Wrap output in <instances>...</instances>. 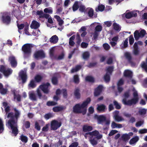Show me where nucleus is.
Instances as JSON below:
<instances>
[{"label":"nucleus","instance_id":"f8f14e48","mask_svg":"<svg viewBox=\"0 0 147 147\" xmlns=\"http://www.w3.org/2000/svg\"><path fill=\"white\" fill-rule=\"evenodd\" d=\"M50 86V84L49 82H47L45 84L41 85L39 86V87L44 93L48 94L50 91L49 89V87Z\"/></svg>","mask_w":147,"mask_h":147},{"label":"nucleus","instance_id":"b1692460","mask_svg":"<svg viewBox=\"0 0 147 147\" xmlns=\"http://www.w3.org/2000/svg\"><path fill=\"white\" fill-rule=\"evenodd\" d=\"M124 76L125 77L131 78L132 76V72L128 70H125L124 73Z\"/></svg>","mask_w":147,"mask_h":147},{"label":"nucleus","instance_id":"864d4df0","mask_svg":"<svg viewBox=\"0 0 147 147\" xmlns=\"http://www.w3.org/2000/svg\"><path fill=\"white\" fill-rule=\"evenodd\" d=\"M23 125L26 129L29 128L30 126V123L28 121H26L24 122L23 123Z\"/></svg>","mask_w":147,"mask_h":147},{"label":"nucleus","instance_id":"5fc2aeb1","mask_svg":"<svg viewBox=\"0 0 147 147\" xmlns=\"http://www.w3.org/2000/svg\"><path fill=\"white\" fill-rule=\"evenodd\" d=\"M141 37H143L145 35L147 34L146 31L144 29L141 30L139 32Z\"/></svg>","mask_w":147,"mask_h":147},{"label":"nucleus","instance_id":"bf43d9fd","mask_svg":"<svg viewBox=\"0 0 147 147\" xmlns=\"http://www.w3.org/2000/svg\"><path fill=\"white\" fill-rule=\"evenodd\" d=\"M29 30V27L28 26H26L24 28V31L25 33L28 35H30V34L29 32H28Z\"/></svg>","mask_w":147,"mask_h":147},{"label":"nucleus","instance_id":"13d9d810","mask_svg":"<svg viewBox=\"0 0 147 147\" xmlns=\"http://www.w3.org/2000/svg\"><path fill=\"white\" fill-rule=\"evenodd\" d=\"M7 88H3L0 90V93L2 95H5L7 94Z\"/></svg>","mask_w":147,"mask_h":147},{"label":"nucleus","instance_id":"0e129e2a","mask_svg":"<svg viewBox=\"0 0 147 147\" xmlns=\"http://www.w3.org/2000/svg\"><path fill=\"white\" fill-rule=\"evenodd\" d=\"M44 11L45 13H53V10L52 9H49V8H46L44 10Z\"/></svg>","mask_w":147,"mask_h":147},{"label":"nucleus","instance_id":"e433bc0d","mask_svg":"<svg viewBox=\"0 0 147 147\" xmlns=\"http://www.w3.org/2000/svg\"><path fill=\"white\" fill-rule=\"evenodd\" d=\"M74 81L76 84H78L80 82V79L78 75H74L73 77Z\"/></svg>","mask_w":147,"mask_h":147},{"label":"nucleus","instance_id":"f704fd0d","mask_svg":"<svg viewBox=\"0 0 147 147\" xmlns=\"http://www.w3.org/2000/svg\"><path fill=\"white\" fill-rule=\"evenodd\" d=\"M134 37L136 40H138L140 37H141L139 31L136 30L134 33Z\"/></svg>","mask_w":147,"mask_h":147},{"label":"nucleus","instance_id":"2f4dec72","mask_svg":"<svg viewBox=\"0 0 147 147\" xmlns=\"http://www.w3.org/2000/svg\"><path fill=\"white\" fill-rule=\"evenodd\" d=\"M139 138L138 136H136L131 138L129 141V143L131 144H134L139 140Z\"/></svg>","mask_w":147,"mask_h":147},{"label":"nucleus","instance_id":"423d86ee","mask_svg":"<svg viewBox=\"0 0 147 147\" xmlns=\"http://www.w3.org/2000/svg\"><path fill=\"white\" fill-rule=\"evenodd\" d=\"M12 70L9 68H6L5 66L1 65H0V72L3 73L4 76L8 77L12 73Z\"/></svg>","mask_w":147,"mask_h":147},{"label":"nucleus","instance_id":"680f3d73","mask_svg":"<svg viewBox=\"0 0 147 147\" xmlns=\"http://www.w3.org/2000/svg\"><path fill=\"white\" fill-rule=\"evenodd\" d=\"M35 128L38 131H40V126L39 123L36 121L35 123Z\"/></svg>","mask_w":147,"mask_h":147},{"label":"nucleus","instance_id":"603ef678","mask_svg":"<svg viewBox=\"0 0 147 147\" xmlns=\"http://www.w3.org/2000/svg\"><path fill=\"white\" fill-rule=\"evenodd\" d=\"M89 57L90 54L88 52H85L83 54V57L84 59H87Z\"/></svg>","mask_w":147,"mask_h":147},{"label":"nucleus","instance_id":"473e14b6","mask_svg":"<svg viewBox=\"0 0 147 147\" xmlns=\"http://www.w3.org/2000/svg\"><path fill=\"white\" fill-rule=\"evenodd\" d=\"M20 139L23 142L26 143L28 141L27 137L23 134L21 135L20 136Z\"/></svg>","mask_w":147,"mask_h":147},{"label":"nucleus","instance_id":"3c124183","mask_svg":"<svg viewBox=\"0 0 147 147\" xmlns=\"http://www.w3.org/2000/svg\"><path fill=\"white\" fill-rule=\"evenodd\" d=\"M88 16L91 18H93V16L94 15V10L92 8H91L88 12Z\"/></svg>","mask_w":147,"mask_h":147},{"label":"nucleus","instance_id":"c9c22d12","mask_svg":"<svg viewBox=\"0 0 147 147\" xmlns=\"http://www.w3.org/2000/svg\"><path fill=\"white\" fill-rule=\"evenodd\" d=\"M42 79V77L39 75H36L34 77V80L37 82H40Z\"/></svg>","mask_w":147,"mask_h":147},{"label":"nucleus","instance_id":"338daca9","mask_svg":"<svg viewBox=\"0 0 147 147\" xmlns=\"http://www.w3.org/2000/svg\"><path fill=\"white\" fill-rule=\"evenodd\" d=\"M63 144V142L62 141L59 140L58 142L55 143V147H59L61 145Z\"/></svg>","mask_w":147,"mask_h":147},{"label":"nucleus","instance_id":"f3484780","mask_svg":"<svg viewBox=\"0 0 147 147\" xmlns=\"http://www.w3.org/2000/svg\"><path fill=\"white\" fill-rule=\"evenodd\" d=\"M96 109L98 112L103 113L107 109L106 106L103 104L98 105Z\"/></svg>","mask_w":147,"mask_h":147},{"label":"nucleus","instance_id":"e2e57ef3","mask_svg":"<svg viewBox=\"0 0 147 147\" xmlns=\"http://www.w3.org/2000/svg\"><path fill=\"white\" fill-rule=\"evenodd\" d=\"M103 46L104 49L107 51L110 48V46L107 43L104 44Z\"/></svg>","mask_w":147,"mask_h":147},{"label":"nucleus","instance_id":"a19ab883","mask_svg":"<svg viewBox=\"0 0 147 147\" xmlns=\"http://www.w3.org/2000/svg\"><path fill=\"white\" fill-rule=\"evenodd\" d=\"M61 91L63 95V97L64 98H67V97L68 94L66 89L65 88L62 89Z\"/></svg>","mask_w":147,"mask_h":147},{"label":"nucleus","instance_id":"ddd939ff","mask_svg":"<svg viewBox=\"0 0 147 147\" xmlns=\"http://www.w3.org/2000/svg\"><path fill=\"white\" fill-rule=\"evenodd\" d=\"M94 118L97 120L98 123L99 124H103V123L106 120V117L103 115H94Z\"/></svg>","mask_w":147,"mask_h":147},{"label":"nucleus","instance_id":"bb28decb","mask_svg":"<svg viewBox=\"0 0 147 147\" xmlns=\"http://www.w3.org/2000/svg\"><path fill=\"white\" fill-rule=\"evenodd\" d=\"M54 17L57 19V21L59 22V25L60 26H61L63 23V20L61 19L60 17L57 15H55Z\"/></svg>","mask_w":147,"mask_h":147},{"label":"nucleus","instance_id":"774afa93","mask_svg":"<svg viewBox=\"0 0 147 147\" xmlns=\"http://www.w3.org/2000/svg\"><path fill=\"white\" fill-rule=\"evenodd\" d=\"M78 143L77 142H75L72 143L69 147H77Z\"/></svg>","mask_w":147,"mask_h":147},{"label":"nucleus","instance_id":"69168bd1","mask_svg":"<svg viewBox=\"0 0 147 147\" xmlns=\"http://www.w3.org/2000/svg\"><path fill=\"white\" fill-rule=\"evenodd\" d=\"M139 133L141 134L147 133V129L144 128L140 129L139 131Z\"/></svg>","mask_w":147,"mask_h":147},{"label":"nucleus","instance_id":"7c9ffc66","mask_svg":"<svg viewBox=\"0 0 147 147\" xmlns=\"http://www.w3.org/2000/svg\"><path fill=\"white\" fill-rule=\"evenodd\" d=\"M82 67L80 65H76L75 67L73 68L71 70V73H72L75 72H77L81 69Z\"/></svg>","mask_w":147,"mask_h":147},{"label":"nucleus","instance_id":"5701e85b","mask_svg":"<svg viewBox=\"0 0 147 147\" xmlns=\"http://www.w3.org/2000/svg\"><path fill=\"white\" fill-rule=\"evenodd\" d=\"M93 129V127L92 126L88 125H84L82 127V130L84 132H89Z\"/></svg>","mask_w":147,"mask_h":147},{"label":"nucleus","instance_id":"6e6d98bb","mask_svg":"<svg viewBox=\"0 0 147 147\" xmlns=\"http://www.w3.org/2000/svg\"><path fill=\"white\" fill-rule=\"evenodd\" d=\"M102 27L101 26L98 25L95 28V31L96 32H100L102 30Z\"/></svg>","mask_w":147,"mask_h":147},{"label":"nucleus","instance_id":"37998d69","mask_svg":"<svg viewBox=\"0 0 147 147\" xmlns=\"http://www.w3.org/2000/svg\"><path fill=\"white\" fill-rule=\"evenodd\" d=\"M113 29L115 30L119 31L120 30L121 28L120 27L119 25L118 24L116 23H114L113 24Z\"/></svg>","mask_w":147,"mask_h":147},{"label":"nucleus","instance_id":"ea45409f","mask_svg":"<svg viewBox=\"0 0 147 147\" xmlns=\"http://www.w3.org/2000/svg\"><path fill=\"white\" fill-rule=\"evenodd\" d=\"M105 8V6L101 4L98 5L97 8L96 9V10L97 11H102L104 10Z\"/></svg>","mask_w":147,"mask_h":147},{"label":"nucleus","instance_id":"79ce46f5","mask_svg":"<svg viewBox=\"0 0 147 147\" xmlns=\"http://www.w3.org/2000/svg\"><path fill=\"white\" fill-rule=\"evenodd\" d=\"M54 115L53 113H48L44 115V118L46 120H48L49 119L53 117Z\"/></svg>","mask_w":147,"mask_h":147},{"label":"nucleus","instance_id":"393cba45","mask_svg":"<svg viewBox=\"0 0 147 147\" xmlns=\"http://www.w3.org/2000/svg\"><path fill=\"white\" fill-rule=\"evenodd\" d=\"M58 38L56 35H54L52 36L50 38V41L51 43L54 44L57 43L58 41Z\"/></svg>","mask_w":147,"mask_h":147},{"label":"nucleus","instance_id":"c756f323","mask_svg":"<svg viewBox=\"0 0 147 147\" xmlns=\"http://www.w3.org/2000/svg\"><path fill=\"white\" fill-rule=\"evenodd\" d=\"M52 84L55 85H57L58 84V79L57 77L53 76L51 79Z\"/></svg>","mask_w":147,"mask_h":147},{"label":"nucleus","instance_id":"4d7b16f0","mask_svg":"<svg viewBox=\"0 0 147 147\" xmlns=\"http://www.w3.org/2000/svg\"><path fill=\"white\" fill-rule=\"evenodd\" d=\"M129 44L130 45H132L133 44L134 41V40L133 38V35H130L129 36Z\"/></svg>","mask_w":147,"mask_h":147},{"label":"nucleus","instance_id":"4be33fe9","mask_svg":"<svg viewBox=\"0 0 147 147\" xmlns=\"http://www.w3.org/2000/svg\"><path fill=\"white\" fill-rule=\"evenodd\" d=\"M12 93L13 94L14 96V99L16 98L18 101L20 102L21 100V96L20 95L18 94L16 95V91L15 90H13L11 91Z\"/></svg>","mask_w":147,"mask_h":147},{"label":"nucleus","instance_id":"c03bdc74","mask_svg":"<svg viewBox=\"0 0 147 147\" xmlns=\"http://www.w3.org/2000/svg\"><path fill=\"white\" fill-rule=\"evenodd\" d=\"M117 122H119L124 120V119L121 116L119 115L113 118Z\"/></svg>","mask_w":147,"mask_h":147},{"label":"nucleus","instance_id":"20e7f679","mask_svg":"<svg viewBox=\"0 0 147 147\" xmlns=\"http://www.w3.org/2000/svg\"><path fill=\"white\" fill-rule=\"evenodd\" d=\"M36 15L39 16V19L40 20L43 22L44 20H42V18H45L48 19V22L50 24H52L53 21L51 16L49 14L45 13L42 10H37L36 12Z\"/></svg>","mask_w":147,"mask_h":147},{"label":"nucleus","instance_id":"8fccbe9b","mask_svg":"<svg viewBox=\"0 0 147 147\" xmlns=\"http://www.w3.org/2000/svg\"><path fill=\"white\" fill-rule=\"evenodd\" d=\"M104 79L106 82H109L110 80V75L107 73L104 76Z\"/></svg>","mask_w":147,"mask_h":147},{"label":"nucleus","instance_id":"72a5a7b5","mask_svg":"<svg viewBox=\"0 0 147 147\" xmlns=\"http://www.w3.org/2000/svg\"><path fill=\"white\" fill-rule=\"evenodd\" d=\"M79 6L78 5V2L75 1L73 4L72 7V9L74 11L77 10L79 8Z\"/></svg>","mask_w":147,"mask_h":147},{"label":"nucleus","instance_id":"9d476101","mask_svg":"<svg viewBox=\"0 0 147 147\" xmlns=\"http://www.w3.org/2000/svg\"><path fill=\"white\" fill-rule=\"evenodd\" d=\"M1 20L3 22L6 24H9L11 22V15H9L7 13H4L3 14Z\"/></svg>","mask_w":147,"mask_h":147},{"label":"nucleus","instance_id":"a878e982","mask_svg":"<svg viewBox=\"0 0 147 147\" xmlns=\"http://www.w3.org/2000/svg\"><path fill=\"white\" fill-rule=\"evenodd\" d=\"M85 80L89 82L93 83L94 82L95 80L94 77L91 76H87L85 78Z\"/></svg>","mask_w":147,"mask_h":147},{"label":"nucleus","instance_id":"dca6fc26","mask_svg":"<svg viewBox=\"0 0 147 147\" xmlns=\"http://www.w3.org/2000/svg\"><path fill=\"white\" fill-rule=\"evenodd\" d=\"M124 55L126 59L129 63L132 65H134V63L132 61V57L130 52H125L124 53Z\"/></svg>","mask_w":147,"mask_h":147},{"label":"nucleus","instance_id":"412c9836","mask_svg":"<svg viewBox=\"0 0 147 147\" xmlns=\"http://www.w3.org/2000/svg\"><path fill=\"white\" fill-rule=\"evenodd\" d=\"M74 94L76 98L79 99L80 98L81 94L80 90L79 88H77L75 89L74 92Z\"/></svg>","mask_w":147,"mask_h":147},{"label":"nucleus","instance_id":"9b49d317","mask_svg":"<svg viewBox=\"0 0 147 147\" xmlns=\"http://www.w3.org/2000/svg\"><path fill=\"white\" fill-rule=\"evenodd\" d=\"M130 96V90H128L125 92L123 94V97L124 98L122 99V102L123 104L125 105H126L131 106V105H130L128 104L127 102L128 101V100L127 101L126 100L127 98H128Z\"/></svg>","mask_w":147,"mask_h":147},{"label":"nucleus","instance_id":"58836bf2","mask_svg":"<svg viewBox=\"0 0 147 147\" xmlns=\"http://www.w3.org/2000/svg\"><path fill=\"white\" fill-rule=\"evenodd\" d=\"M36 84L35 83L34 81L33 80H31L29 84H28V86L32 88H35L36 86Z\"/></svg>","mask_w":147,"mask_h":147},{"label":"nucleus","instance_id":"f03ea898","mask_svg":"<svg viewBox=\"0 0 147 147\" xmlns=\"http://www.w3.org/2000/svg\"><path fill=\"white\" fill-rule=\"evenodd\" d=\"M91 99L90 97H88L81 104L78 103L76 104L73 107V111L75 113H82L85 114L86 112L87 107L88 105L90 103Z\"/></svg>","mask_w":147,"mask_h":147},{"label":"nucleus","instance_id":"4c0bfd02","mask_svg":"<svg viewBox=\"0 0 147 147\" xmlns=\"http://www.w3.org/2000/svg\"><path fill=\"white\" fill-rule=\"evenodd\" d=\"M4 130V125L2 120L0 118V134L2 133Z\"/></svg>","mask_w":147,"mask_h":147},{"label":"nucleus","instance_id":"09e8293b","mask_svg":"<svg viewBox=\"0 0 147 147\" xmlns=\"http://www.w3.org/2000/svg\"><path fill=\"white\" fill-rule=\"evenodd\" d=\"M138 113L140 115H144L146 113V110L144 108L140 109L138 111Z\"/></svg>","mask_w":147,"mask_h":147},{"label":"nucleus","instance_id":"a18cd8bd","mask_svg":"<svg viewBox=\"0 0 147 147\" xmlns=\"http://www.w3.org/2000/svg\"><path fill=\"white\" fill-rule=\"evenodd\" d=\"M57 104V103L53 101H48L47 102L46 105L48 106H53Z\"/></svg>","mask_w":147,"mask_h":147},{"label":"nucleus","instance_id":"49530a36","mask_svg":"<svg viewBox=\"0 0 147 147\" xmlns=\"http://www.w3.org/2000/svg\"><path fill=\"white\" fill-rule=\"evenodd\" d=\"M113 103L115 107V108L117 109H119L121 108V106L115 100L113 101Z\"/></svg>","mask_w":147,"mask_h":147},{"label":"nucleus","instance_id":"4468645a","mask_svg":"<svg viewBox=\"0 0 147 147\" xmlns=\"http://www.w3.org/2000/svg\"><path fill=\"white\" fill-rule=\"evenodd\" d=\"M8 61L11 64L12 67H16L17 65V62L15 57L13 56L9 57Z\"/></svg>","mask_w":147,"mask_h":147},{"label":"nucleus","instance_id":"2eb2a0df","mask_svg":"<svg viewBox=\"0 0 147 147\" xmlns=\"http://www.w3.org/2000/svg\"><path fill=\"white\" fill-rule=\"evenodd\" d=\"M19 76L21 78L22 83L23 84L25 83L26 82L27 79V76L26 72L22 70L20 73Z\"/></svg>","mask_w":147,"mask_h":147},{"label":"nucleus","instance_id":"cd10ccee","mask_svg":"<svg viewBox=\"0 0 147 147\" xmlns=\"http://www.w3.org/2000/svg\"><path fill=\"white\" fill-rule=\"evenodd\" d=\"M111 127L113 129L115 128H120L122 127V125L121 124L117 123L113 121L111 124Z\"/></svg>","mask_w":147,"mask_h":147},{"label":"nucleus","instance_id":"c85d7f7f","mask_svg":"<svg viewBox=\"0 0 147 147\" xmlns=\"http://www.w3.org/2000/svg\"><path fill=\"white\" fill-rule=\"evenodd\" d=\"M121 139L123 141L126 142L128 141L130 138V137L127 134H125L122 135L121 137Z\"/></svg>","mask_w":147,"mask_h":147},{"label":"nucleus","instance_id":"1a4fd4ad","mask_svg":"<svg viewBox=\"0 0 147 147\" xmlns=\"http://www.w3.org/2000/svg\"><path fill=\"white\" fill-rule=\"evenodd\" d=\"M33 56L35 59L38 60L45 58V53L42 50H39L34 53Z\"/></svg>","mask_w":147,"mask_h":147},{"label":"nucleus","instance_id":"6ab92c4d","mask_svg":"<svg viewBox=\"0 0 147 147\" xmlns=\"http://www.w3.org/2000/svg\"><path fill=\"white\" fill-rule=\"evenodd\" d=\"M65 109L66 107L65 106H57L53 107V110L54 112H58L62 111Z\"/></svg>","mask_w":147,"mask_h":147},{"label":"nucleus","instance_id":"7ed1b4c3","mask_svg":"<svg viewBox=\"0 0 147 147\" xmlns=\"http://www.w3.org/2000/svg\"><path fill=\"white\" fill-rule=\"evenodd\" d=\"M90 134L91 137L90 138V142L93 146L96 145L98 144V140L102 138V135L100 134L99 132L97 130H95L92 132H89L86 134Z\"/></svg>","mask_w":147,"mask_h":147},{"label":"nucleus","instance_id":"de8ad7c7","mask_svg":"<svg viewBox=\"0 0 147 147\" xmlns=\"http://www.w3.org/2000/svg\"><path fill=\"white\" fill-rule=\"evenodd\" d=\"M29 97L30 99L32 100L36 101L37 100L36 95L34 93H30L29 94Z\"/></svg>","mask_w":147,"mask_h":147},{"label":"nucleus","instance_id":"39448f33","mask_svg":"<svg viewBox=\"0 0 147 147\" xmlns=\"http://www.w3.org/2000/svg\"><path fill=\"white\" fill-rule=\"evenodd\" d=\"M32 47V44L29 43L25 44L22 46V50L25 57H28L30 55L32 52L31 48Z\"/></svg>","mask_w":147,"mask_h":147},{"label":"nucleus","instance_id":"0eeeda50","mask_svg":"<svg viewBox=\"0 0 147 147\" xmlns=\"http://www.w3.org/2000/svg\"><path fill=\"white\" fill-rule=\"evenodd\" d=\"M133 95L134 97L128 100L127 102L128 104L131 105L136 104L138 102L139 100L138 94L136 91L134 92Z\"/></svg>","mask_w":147,"mask_h":147},{"label":"nucleus","instance_id":"6e6552de","mask_svg":"<svg viewBox=\"0 0 147 147\" xmlns=\"http://www.w3.org/2000/svg\"><path fill=\"white\" fill-rule=\"evenodd\" d=\"M62 124L61 122H59L56 120L52 121L51 123V129L55 131L61 127Z\"/></svg>","mask_w":147,"mask_h":147},{"label":"nucleus","instance_id":"052dcab7","mask_svg":"<svg viewBox=\"0 0 147 147\" xmlns=\"http://www.w3.org/2000/svg\"><path fill=\"white\" fill-rule=\"evenodd\" d=\"M113 69V66H109L107 69V73H109L110 74H111Z\"/></svg>","mask_w":147,"mask_h":147},{"label":"nucleus","instance_id":"aec40b11","mask_svg":"<svg viewBox=\"0 0 147 147\" xmlns=\"http://www.w3.org/2000/svg\"><path fill=\"white\" fill-rule=\"evenodd\" d=\"M40 26L39 23L35 20H33L32 21L30 27L31 28L35 29H38Z\"/></svg>","mask_w":147,"mask_h":147},{"label":"nucleus","instance_id":"a211bd4d","mask_svg":"<svg viewBox=\"0 0 147 147\" xmlns=\"http://www.w3.org/2000/svg\"><path fill=\"white\" fill-rule=\"evenodd\" d=\"M140 53V51L138 46V44L136 42L134 44V49L133 51V54L137 56L139 55Z\"/></svg>","mask_w":147,"mask_h":147},{"label":"nucleus","instance_id":"f257e3e1","mask_svg":"<svg viewBox=\"0 0 147 147\" xmlns=\"http://www.w3.org/2000/svg\"><path fill=\"white\" fill-rule=\"evenodd\" d=\"M10 108L9 106L5 108L6 115H7V118H10L7 122V124L8 127H10L12 130V133L14 134L15 136H16L18 133V119L20 117V113L16 108L13 109L15 111L14 115H13V113L12 112L8 113L10 110Z\"/></svg>","mask_w":147,"mask_h":147}]
</instances>
